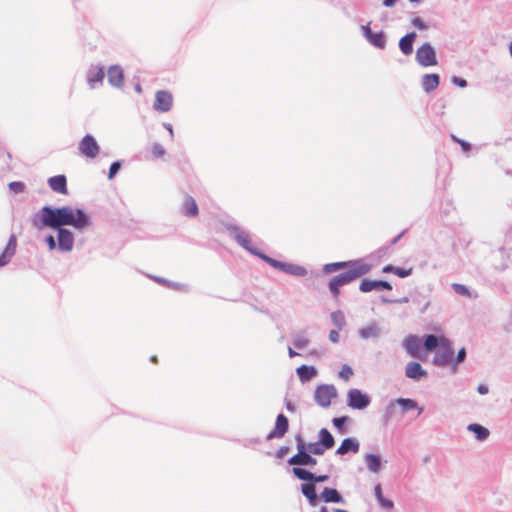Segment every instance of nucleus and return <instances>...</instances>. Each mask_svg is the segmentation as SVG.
Segmentation results:
<instances>
[{"label": "nucleus", "mask_w": 512, "mask_h": 512, "mask_svg": "<svg viewBox=\"0 0 512 512\" xmlns=\"http://www.w3.org/2000/svg\"><path fill=\"white\" fill-rule=\"evenodd\" d=\"M121 168V163L119 161L113 162L109 168L108 172V179H113L115 175L118 173V171Z\"/></svg>", "instance_id": "obj_46"}, {"label": "nucleus", "mask_w": 512, "mask_h": 512, "mask_svg": "<svg viewBox=\"0 0 512 512\" xmlns=\"http://www.w3.org/2000/svg\"><path fill=\"white\" fill-rule=\"evenodd\" d=\"M367 41L379 48V49H384L385 46H386V36L384 34V32H377V33H371L370 37L367 39Z\"/></svg>", "instance_id": "obj_28"}, {"label": "nucleus", "mask_w": 512, "mask_h": 512, "mask_svg": "<svg viewBox=\"0 0 512 512\" xmlns=\"http://www.w3.org/2000/svg\"><path fill=\"white\" fill-rule=\"evenodd\" d=\"M105 78V68L100 64L89 65L86 71V82L91 90L97 89L103 85Z\"/></svg>", "instance_id": "obj_5"}, {"label": "nucleus", "mask_w": 512, "mask_h": 512, "mask_svg": "<svg viewBox=\"0 0 512 512\" xmlns=\"http://www.w3.org/2000/svg\"><path fill=\"white\" fill-rule=\"evenodd\" d=\"M383 272H385V273L393 272L397 276L404 278L411 274V269H403V268L394 267L392 265H387L383 268Z\"/></svg>", "instance_id": "obj_35"}, {"label": "nucleus", "mask_w": 512, "mask_h": 512, "mask_svg": "<svg viewBox=\"0 0 512 512\" xmlns=\"http://www.w3.org/2000/svg\"><path fill=\"white\" fill-rule=\"evenodd\" d=\"M181 213L187 217H196L198 215V205L192 196L186 195L184 197L183 203L181 205Z\"/></svg>", "instance_id": "obj_18"}, {"label": "nucleus", "mask_w": 512, "mask_h": 512, "mask_svg": "<svg viewBox=\"0 0 512 512\" xmlns=\"http://www.w3.org/2000/svg\"><path fill=\"white\" fill-rule=\"evenodd\" d=\"M45 242L48 245L49 250L58 249V240L56 241V239L52 235H48L45 238Z\"/></svg>", "instance_id": "obj_47"}, {"label": "nucleus", "mask_w": 512, "mask_h": 512, "mask_svg": "<svg viewBox=\"0 0 512 512\" xmlns=\"http://www.w3.org/2000/svg\"><path fill=\"white\" fill-rule=\"evenodd\" d=\"M440 83L438 74H424L421 79V85L426 93L434 91Z\"/></svg>", "instance_id": "obj_22"}, {"label": "nucleus", "mask_w": 512, "mask_h": 512, "mask_svg": "<svg viewBox=\"0 0 512 512\" xmlns=\"http://www.w3.org/2000/svg\"><path fill=\"white\" fill-rule=\"evenodd\" d=\"M297 450L298 453L292 456L288 463L290 465H309L315 466L317 464V460L313 458L310 453L305 450V443L301 438H298L297 442Z\"/></svg>", "instance_id": "obj_8"}, {"label": "nucleus", "mask_w": 512, "mask_h": 512, "mask_svg": "<svg viewBox=\"0 0 512 512\" xmlns=\"http://www.w3.org/2000/svg\"><path fill=\"white\" fill-rule=\"evenodd\" d=\"M358 452L359 451V443L351 438H346L342 441L341 445L337 449V454L344 455L348 452Z\"/></svg>", "instance_id": "obj_24"}, {"label": "nucleus", "mask_w": 512, "mask_h": 512, "mask_svg": "<svg viewBox=\"0 0 512 512\" xmlns=\"http://www.w3.org/2000/svg\"><path fill=\"white\" fill-rule=\"evenodd\" d=\"M397 0H384L383 5L385 7H393L396 4Z\"/></svg>", "instance_id": "obj_58"}, {"label": "nucleus", "mask_w": 512, "mask_h": 512, "mask_svg": "<svg viewBox=\"0 0 512 512\" xmlns=\"http://www.w3.org/2000/svg\"><path fill=\"white\" fill-rule=\"evenodd\" d=\"M398 404L403 408V409H406V410H409V409H414L417 407V403L416 401L412 400V399H405V398H400L397 400Z\"/></svg>", "instance_id": "obj_42"}, {"label": "nucleus", "mask_w": 512, "mask_h": 512, "mask_svg": "<svg viewBox=\"0 0 512 512\" xmlns=\"http://www.w3.org/2000/svg\"><path fill=\"white\" fill-rule=\"evenodd\" d=\"M494 257L500 258L502 260V263L500 265L495 266L496 269H505L508 266L509 254L504 249H500L498 252H496Z\"/></svg>", "instance_id": "obj_37"}, {"label": "nucleus", "mask_w": 512, "mask_h": 512, "mask_svg": "<svg viewBox=\"0 0 512 512\" xmlns=\"http://www.w3.org/2000/svg\"><path fill=\"white\" fill-rule=\"evenodd\" d=\"M257 257L261 258L266 263L271 265L274 269L279 270V271L282 270V268H283V266L285 264V262H281V261H278L276 259H273V258L263 254L261 251H260V255H257Z\"/></svg>", "instance_id": "obj_36"}, {"label": "nucleus", "mask_w": 512, "mask_h": 512, "mask_svg": "<svg viewBox=\"0 0 512 512\" xmlns=\"http://www.w3.org/2000/svg\"><path fill=\"white\" fill-rule=\"evenodd\" d=\"M294 347L297 349H304L309 344V339L305 336L299 335L293 340Z\"/></svg>", "instance_id": "obj_41"}, {"label": "nucleus", "mask_w": 512, "mask_h": 512, "mask_svg": "<svg viewBox=\"0 0 512 512\" xmlns=\"http://www.w3.org/2000/svg\"><path fill=\"white\" fill-rule=\"evenodd\" d=\"M8 187H9L10 191L15 194L23 193L26 188L25 184L20 181L10 182Z\"/></svg>", "instance_id": "obj_40"}, {"label": "nucleus", "mask_w": 512, "mask_h": 512, "mask_svg": "<svg viewBox=\"0 0 512 512\" xmlns=\"http://www.w3.org/2000/svg\"><path fill=\"white\" fill-rule=\"evenodd\" d=\"M362 33L366 39H368L372 33L370 29V23L361 26Z\"/></svg>", "instance_id": "obj_52"}, {"label": "nucleus", "mask_w": 512, "mask_h": 512, "mask_svg": "<svg viewBox=\"0 0 512 512\" xmlns=\"http://www.w3.org/2000/svg\"><path fill=\"white\" fill-rule=\"evenodd\" d=\"M331 320L338 329H342L345 325V317L341 311L333 312L331 314Z\"/></svg>", "instance_id": "obj_38"}, {"label": "nucleus", "mask_w": 512, "mask_h": 512, "mask_svg": "<svg viewBox=\"0 0 512 512\" xmlns=\"http://www.w3.org/2000/svg\"><path fill=\"white\" fill-rule=\"evenodd\" d=\"M165 153H166V151L161 144L154 143V145L152 147V154L154 155V157L160 158V157L164 156Z\"/></svg>", "instance_id": "obj_45"}, {"label": "nucleus", "mask_w": 512, "mask_h": 512, "mask_svg": "<svg viewBox=\"0 0 512 512\" xmlns=\"http://www.w3.org/2000/svg\"><path fill=\"white\" fill-rule=\"evenodd\" d=\"M375 494L378 498V500L381 502V504L387 508H391L393 506V503L391 501H385L383 499V495H382V489H381V485L378 484L376 487H375Z\"/></svg>", "instance_id": "obj_43"}, {"label": "nucleus", "mask_w": 512, "mask_h": 512, "mask_svg": "<svg viewBox=\"0 0 512 512\" xmlns=\"http://www.w3.org/2000/svg\"><path fill=\"white\" fill-rule=\"evenodd\" d=\"M412 24L419 30H426L428 28L426 23L419 17H415L412 20Z\"/></svg>", "instance_id": "obj_48"}, {"label": "nucleus", "mask_w": 512, "mask_h": 512, "mask_svg": "<svg viewBox=\"0 0 512 512\" xmlns=\"http://www.w3.org/2000/svg\"><path fill=\"white\" fill-rule=\"evenodd\" d=\"M281 271L286 274L294 275V276H305L307 274V271L305 268H303L299 265H295L292 263H286V262Z\"/></svg>", "instance_id": "obj_29"}, {"label": "nucleus", "mask_w": 512, "mask_h": 512, "mask_svg": "<svg viewBox=\"0 0 512 512\" xmlns=\"http://www.w3.org/2000/svg\"><path fill=\"white\" fill-rule=\"evenodd\" d=\"M289 427L288 418L284 414H279L276 418V423L273 431L268 435V438H281L285 435Z\"/></svg>", "instance_id": "obj_16"}, {"label": "nucleus", "mask_w": 512, "mask_h": 512, "mask_svg": "<svg viewBox=\"0 0 512 512\" xmlns=\"http://www.w3.org/2000/svg\"><path fill=\"white\" fill-rule=\"evenodd\" d=\"M406 377L414 380H419L427 375V372L422 368L418 362H409L405 368Z\"/></svg>", "instance_id": "obj_20"}, {"label": "nucleus", "mask_w": 512, "mask_h": 512, "mask_svg": "<svg viewBox=\"0 0 512 512\" xmlns=\"http://www.w3.org/2000/svg\"><path fill=\"white\" fill-rule=\"evenodd\" d=\"M368 469L372 472H378L381 468V460L378 455L368 454L365 458Z\"/></svg>", "instance_id": "obj_32"}, {"label": "nucleus", "mask_w": 512, "mask_h": 512, "mask_svg": "<svg viewBox=\"0 0 512 512\" xmlns=\"http://www.w3.org/2000/svg\"><path fill=\"white\" fill-rule=\"evenodd\" d=\"M305 450L314 455H322L325 452V447L320 442L305 444Z\"/></svg>", "instance_id": "obj_34"}, {"label": "nucleus", "mask_w": 512, "mask_h": 512, "mask_svg": "<svg viewBox=\"0 0 512 512\" xmlns=\"http://www.w3.org/2000/svg\"><path fill=\"white\" fill-rule=\"evenodd\" d=\"M373 267L367 259H358L347 262H334L324 266L326 273H331L344 269L343 272L334 276L330 282L328 288H339L350 284L353 280L360 278L361 276L368 273Z\"/></svg>", "instance_id": "obj_2"}, {"label": "nucleus", "mask_w": 512, "mask_h": 512, "mask_svg": "<svg viewBox=\"0 0 512 512\" xmlns=\"http://www.w3.org/2000/svg\"><path fill=\"white\" fill-rule=\"evenodd\" d=\"M163 126H164V128H165V129H167V131L169 132L171 139H173V137H174V131H173V127H172V125H171L170 123H164V124H163Z\"/></svg>", "instance_id": "obj_56"}, {"label": "nucleus", "mask_w": 512, "mask_h": 512, "mask_svg": "<svg viewBox=\"0 0 512 512\" xmlns=\"http://www.w3.org/2000/svg\"><path fill=\"white\" fill-rule=\"evenodd\" d=\"M404 347L410 356L419 359L423 358L421 355L422 342L419 337L414 335L408 336L404 341Z\"/></svg>", "instance_id": "obj_14"}, {"label": "nucleus", "mask_w": 512, "mask_h": 512, "mask_svg": "<svg viewBox=\"0 0 512 512\" xmlns=\"http://www.w3.org/2000/svg\"><path fill=\"white\" fill-rule=\"evenodd\" d=\"M78 150L82 156L94 159L99 154L100 146L92 135L87 134L79 142Z\"/></svg>", "instance_id": "obj_7"}, {"label": "nucleus", "mask_w": 512, "mask_h": 512, "mask_svg": "<svg viewBox=\"0 0 512 512\" xmlns=\"http://www.w3.org/2000/svg\"><path fill=\"white\" fill-rule=\"evenodd\" d=\"M463 296L472 297L471 291L468 289L458 290Z\"/></svg>", "instance_id": "obj_59"}, {"label": "nucleus", "mask_w": 512, "mask_h": 512, "mask_svg": "<svg viewBox=\"0 0 512 512\" xmlns=\"http://www.w3.org/2000/svg\"><path fill=\"white\" fill-rule=\"evenodd\" d=\"M135 91H136L137 93H139V94H140V93H142V87H141V85H140V84H136V85H135Z\"/></svg>", "instance_id": "obj_62"}, {"label": "nucleus", "mask_w": 512, "mask_h": 512, "mask_svg": "<svg viewBox=\"0 0 512 512\" xmlns=\"http://www.w3.org/2000/svg\"><path fill=\"white\" fill-rule=\"evenodd\" d=\"M352 375H353L352 368L349 365H346V364L343 365L339 372V376L347 381Z\"/></svg>", "instance_id": "obj_44"}, {"label": "nucleus", "mask_w": 512, "mask_h": 512, "mask_svg": "<svg viewBox=\"0 0 512 512\" xmlns=\"http://www.w3.org/2000/svg\"><path fill=\"white\" fill-rule=\"evenodd\" d=\"M415 59L422 67L437 65L436 51L433 46L426 42L416 50Z\"/></svg>", "instance_id": "obj_4"}, {"label": "nucleus", "mask_w": 512, "mask_h": 512, "mask_svg": "<svg viewBox=\"0 0 512 512\" xmlns=\"http://www.w3.org/2000/svg\"><path fill=\"white\" fill-rule=\"evenodd\" d=\"M333 512H348V511L344 510V509H334Z\"/></svg>", "instance_id": "obj_63"}, {"label": "nucleus", "mask_w": 512, "mask_h": 512, "mask_svg": "<svg viewBox=\"0 0 512 512\" xmlns=\"http://www.w3.org/2000/svg\"><path fill=\"white\" fill-rule=\"evenodd\" d=\"M108 83L114 88H122L124 71L120 65H111L107 70Z\"/></svg>", "instance_id": "obj_13"}, {"label": "nucleus", "mask_w": 512, "mask_h": 512, "mask_svg": "<svg viewBox=\"0 0 512 512\" xmlns=\"http://www.w3.org/2000/svg\"><path fill=\"white\" fill-rule=\"evenodd\" d=\"M17 247V239L14 234L10 235L8 243L0 255V267L7 265L12 257L15 255Z\"/></svg>", "instance_id": "obj_15"}, {"label": "nucleus", "mask_w": 512, "mask_h": 512, "mask_svg": "<svg viewBox=\"0 0 512 512\" xmlns=\"http://www.w3.org/2000/svg\"><path fill=\"white\" fill-rule=\"evenodd\" d=\"M301 382L305 383L311 380L317 374V370L313 366L302 365L296 370Z\"/></svg>", "instance_id": "obj_25"}, {"label": "nucleus", "mask_w": 512, "mask_h": 512, "mask_svg": "<svg viewBox=\"0 0 512 512\" xmlns=\"http://www.w3.org/2000/svg\"><path fill=\"white\" fill-rule=\"evenodd\" d=\"M453 140L458 142L460 145H461V148L464 152H468L470 150V143L464 141V140H460L458 138H456L455 136H452Z\"/></svg>", "instance_id": "obj_50"}, {"label": "nucleus", "mask_w": 512, "mask_h": 512, "mask_svg": "<svg viewBox=\"0 0 512 512\" xmlns=\"http://www.w3.org/2000/svg\"><path fill=\"white\" fill-rule=\"evenodd\" d=\"M442 339H445V337L443 336H435V335H427L425 340H424V348L427 352H431V351H436V349L439 348L441 342H442Z\"/></svg>", "instance_id": "obj_27"}, {"label": "nucleus", "mask_w": 512, "mask_h": 512, "mask_svg": "<svg viewBox=\"0 0 512 512\" xmlns=\"http://www.w3.org/2000/svg\"><path fill=\"white\" fill-rule=\"evenodd\" d=\"M49 187L56 193L66 195L68 193L67 190V180L64 175H56L50 177L48 179Z\"/></svg>", "instance_id": "obj_19"}, {"label": "nucleus", "mask_w": 512, "mask_h": 512, "mask_svg": "<svg viewBox=\"0 0 512 512\" xmlns=\"http://www.w3.org/2000/svg\"><path fill=\"white\" fill-rule=\"evenodd\" d=\"M293 474L300 480L303 481H311V482H324L328 479L327 475H314L313 473L307 471L306 469L294 467L292 469Z\"/></svg>", "instance_id": "obj_17"}, {"label": "nucleus", "mask_w": 512, "mask_h": 512, "mask_svg": "<svg viewBox=\"0 0 512 512\" xmlns=\"http://www.w3.org/2000/svg\"><path fill=\"white\" fill-rule=\"evenodd\" d=\"M321 498L326 503H343V497L340 495V493L334 489L325 487L324 490L321 492Z\"/></svg>", "instance_id": "obj_23"}, {"label": "nucleus", "mask_w": 512, "mask_h": 512, "mask_svg": "<svg viewBox=\"0 0 512 512\" xmlns=\"http://www.w3.org/2000/svg\"><path fill=\"white\" fill-rule=\"evenodd\" d=\"M468 430L472 431L476 435V438L480 441L487 439V437L489 436V430L476 423L470 424L468 426Z\"/></svg>", "instance_id": "obj_31"}, {"label": "nucleus", "mask_w": 512, "mask_h": 512, "mask_svg": "<svg viewBox=\"0 0 512 512\" xmlns=\"http://www.w3.org/2000/svg\"><path fill=\"white\" fill-rule=\"evenodd\" d=\"M451 81L453 84H455L456 86L460 87V88H465L467 86V81L463 78H459L457 76H453L451 78Z\"/></svg>", "instance_id": "obj_49"}, {"label": "nucleus", "mask_w": 512, "mask_h": 512, "mask_svg": "<svg viewBox=\"0 0 512 512\" xmlns=\"http://www.w3.org/2000/svg\"><path fill=\"white\" fill-rule=\"evenodd\" d=\"M359 288H392V286L387 281L364 279Z\"/></svg>", "instance_id": "obj_30"}, {"label": "nucleus", "mask_w": 512, "mask_h": 512, "mask_svg": "<svg viewBox=\"0 0 512 512\" xmlns=\"http://www.w3.org/2000/svg\"><path fill=\"white\" fill-rule=\"evenodd\" d=\"M288 354L289 356L292 358V357H295L297 355H299V353H297L295 350H293L291 347L288 348Z\"/></svg>", "instance_id": "obj_60"}, {"label": "nucleus", "mask_w": 512, "mask_h": 512, "mask_svg": "<svg viewBox=\"0 0 512 512\" xmlns=\"http://www.w3.org/2000/svg\"><path fill=\"white\" fill-rule=\"evenodd\" d=\"M35 228L50 227L53 229H64V226H72L77 231L83 232L91 226L90 216L80 208L70 206L63 207H42L32 218Z\"/></svg>", "instance_id": "obj_1"}, {"label": "nucleus", "mask_w": 512, "mask_h": 512, "mask_svg": "<svg viewBox=\"0 0 512 512\" xmlns=\"http://www.w3.org/2000/svg\"><path fill=\"white\" fill-rule=\"evenodd\" d=\"M329 339L333 343H337L339 341V333L336 330H331L329 333Z\"/></svg>", "instance_id": "obj_54"}, {"label": "nucleus", "mask_w": 512, "mask_h": 512, "mask_svg": "<svg viewBox=\"0 0 512 512\" xmlns=\"http://www.w3.org/2000/svg\"><path fill=\"white\" fill-rule=\"evenodd\" d=\"M345 421L346 417H337L333 419V424L335 427L340 429L344 425Z\"/></svg>", "instance_id": "obj_53"}, {"label": "nucleus", "mask_w": 512, "mask_h": 512, "mask_svg": "<svg viewBox=\"0 0 512 512\" xmlns=\"http://www.w3.org/2000/svg\"><path fill=\"white\" fill-rule=\"evenodd\" d=\"M465 357H466V350H465V348H462L457 353L456 364L463 362Z\"/></svg>", "instance_id": "obj_51"}, {"label": "nucleus", "mask_w": 512, "mask_h": 512, "mask_svg": "<svg viewBox=\"0 0 512 512\" xmlns=\"http://www.w3.org/2000/svg\"><path fill=\"white\" fill-rule=\"evenodd\" d=\"M451 288H455V289L466 288V286H464L462 284L454 283V284H452Z\"/></svg>", "instance_id": "obj_61"}, {"label": "nucleus", "mask_w": 512, "mask_h": 512, "mask_svg": "<svg viewBox=\"0 0 512 512\" xmlns=\"http://www.w3.org/2000/svg\"><path fill=\"white\" fill-rule=\"evenodd\" d=\"M58 250L66 253L72 251L74 247V235L73 233L64 228L57 230Z\"/></svg>", "instance_id": "obj_12"}, {"label": "nucleus", "mask_w": 512, "mask_h": 512, "mask_svg": "<svg viewBox=\"0 0 512 512\" xmlns=\"http://www.w3.org/2000/svg\"><path fill=\"white\" fill-rule=\"evenodd\" d=\"M154 282L159 285V286H170L172 288H182V286H180L179 284H176V283H173L171 281H169L168 279L166 278H163V277H157V276H150Z\"/></svg>", "instance_id": "obj_39"}, {"label": "nucleus", "mask_w": 512, "mask_h": 512, "mask_svg": "<svg viewBox=\"0 0 512 512\" xmlns=\"http://www.w3.org/2000/svg\"><path fill=\"white\" fill-rule=\"evenodd\" d=\"M454 350L451 342L445 338L442 339V342L438 349H436V354L433 358V363L438 366H445L451 363L453 358Z\"/></svg>", "instance_id": "obj_6"}, {"label": "nucleus", "mask_w": 512, "mask_h": 512, "mask_svg": "<svg viewBox=\"0 0 512 512\" xmlns=\"http://www.w3.org/2000/svg\"><path fill=\"white\" fill-rule=\"evenodd\" d=\"M336 396L337 390L333 385H320L316 388L314 397L318 405L328 407Z\"/></svg>", "instance_id": "obj_9"}, {"label": "nucleus", "mask_w": 512, "mask_h": 512, "mask_svg": "<svg viewBox=\"0 0 512 512\" xmlns=\"http://www.w3.org/2000/svg\"><path fill=\"white\" fill-rule=\"evenodd\" d=\"M416 38H417L416 32H410V33H407L405 36H403L399 40V49L404 55L408 56V55L412 54L413 43Z\"/></svg>", "instance_id": "obj_21"}, {"label": "nucleus", "mask_w": 512, "mask_h": 512, "mask_svg": "<svg viewBox=\"0 0 512 512\" xmlns=\"http://www.w3.org/2000/svg\"><path fill=\"white\" fill-rule=\"evenodd\" d=\"M225 229L229 236L232 237L243 249L255 256L260 255V250L254 246L250 233L243 227L234 222H228L225 224Z\"/></svg>", "instance_id": "obj_3"}, {"label": "nucleus", "mask_w": 512, "mask_h": 512, "mask_svg": "<svg viewBox=\"0 0 512 512\" xmlns=\"http://www.w3.org/2000/svg\"><path fill=\"white\" fill-rule=\"evenodd\" d=\"M319 442L325 447V449H330L334 445V438L327 429L323 428L320 430Z\"/></svg>", "instance_id": "obj_33"}, {"label": "nucleus", "mask_w": 512, "mask_h": 512, "mask_svg": "<svg viewBox=\"0 0 512 512\" xmlns=\"http://www.w3.org/2000/svg\"><path fill=\"white\" fill-rule=\"evenodd\" d=\"M348 406L352 409L362 410L370 404V398L368 395L362 393L358 389H351L347 394Z\"/></svg>", "instance_id": "obj_11"}, {"label": "nucleus", "mask_w": 512, "mask_h": 512, "mask_svg": "<svg viewBox=\"0 0 512 512\" xmlns=\"http://www.w3.org/2000/svg\"><path fill=\"white\" fill-rule=\"evenodd\" d=\"M361 333H362V335L364 337H368L370 335H374L375 334V329L370 327V328H367V329H363L361 331Z\"/></svg>", "instance_id": "obj_55"}, {"label": "nucleus", "mask_w": 512, "mask_h": 512, "mask_svg": "<svg viewBox=\"0 0 512 512\" xmlns=\"http://www.w3.org/2000/svg\"><path fill=\"white\" fill-rule=\"evenodd\" d=\"M302 494L308 499L311 506L317 504L316 487L312 483H306L301 486Z\"/></svg>", "instance_id": "obj_26"}, {"label": "nucleus", "mask_w": 512, "mask_h": 512, "mask_svg": "<svg viewBox=\"0 0 512 512\" xmlns=\"http://www.w3.org/2000/svg\"><path fill=\"white\" fill-rule=\"evenodd\" d=\"M173 106V95L167 90H158L155 93V100L153 109L160 113H166L171 110Z\"/></svg>", "instance_id": "obj_10"}, {"label": "nucleus", "mask_w": 512, "mask_h": 512, "mask_svg": "<svg viewBox=\"0 0 512 512\" xmlns=\"http://www.w3.org/2000/svg\"><path fill=\"white\" fill-rule=\"evenodd\" d=\"M320 512H329L328 509L326 507H322Z\"/></svg>", "instance_id": "obj_64"}, {"label": "nucleus", "mask_w": 512, "mask_h": 512, "mask_svg": "<svg viewBox=\"0 0 512 512\" xmlns=\"http://www.w3.org/2000/svg\"><path fill=\"white\" fill-rule=\"evenodd\" d=\"M477 390L481 395H485L488 393V387L484 384H480Z\"/></svg>", "instance_id": "obj_57"}]
</instances>
